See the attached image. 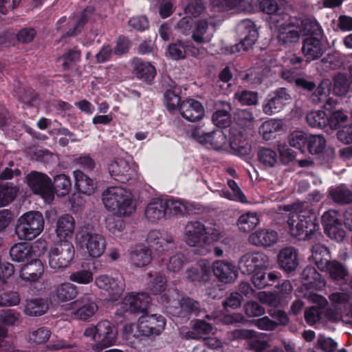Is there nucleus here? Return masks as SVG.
Here are the masks:
<instances>
[{
	"instance_id": "obj_39",
	"label": "nucleus",
	"mask_w": 352,
	"mask_h": 352,
	"mask_svg": "<svg viewBox=\"0 0 352 352\" xmlns=\"http://www.w3.org/2000/svg\"><path fill=\"white\" fill-rule=\"evenodd\" d=\"M48 307V303L45 299L33 298L26 301L24 311L25 314L30 316H39L44 314Z\"/></svg>"
},
{
	"instance_id": "obj_37",
	"label": "nucleus",
	"mask_w": 352,
	"mask_h": 352,
	"mask_svg": "<svg viewBox=\"0 0 352 352\" xmlns=\"http://www.w3.org/2000/svg\"><path fill=\"white\" fill-rule=\"evenodd\" d=\"M280 274L276 272H258L252 276V283L258 289L273 285L278 282Z\"/></svg>"
},
{
	"instance_id": "obj_4",
	"label": "nucleus",
	"mask_w": 352,
	"mask_h": 352,
	"mask_svg": "<svg viewBox=\"0 0 352 352\" xmlns=\"http://www.w3.org/2000/svg\"><path fill=\"white\" fill-rule=\"evenodd\" d=\"M44 223V218L41 212L30 211L17 220L15 233L20 240L30 241L41 233Z\"/></svg>"
},
{
	"instance_id": "obj_21",
	"label": "nucleus",
	"mask_w": 352,
	"mask_h": 352,
	"mask_svg": "<svg viewBox=\"0 0 352 352\" xmlns=\"http://www.w3.org/2000/svg\"><path fill=\"white\" fill-rule=\"evenodd\" d=\"M278 240V233L273 230L259 229L252 232L248 238L249 242L255 246L269 248Z\"/></svg>"
},
{
	"instance_id": "obj_36",
	"label": "nucleus",
	"mask_w": 352,
	"mask_h": 352,
	"mask_svg": "<svg viewBox=\"0 0 352 352\" xmlns=\"http://www.w3.org/2000/svg\"><path fill=\"white\" fill-rule=\"evenodd\" d=\"M212 34L208 33V22L206 19L198 20L192 31V38L197 44L209 43Z\"/></svg>"
},
{
	"instance_id": "obj_46",
	"label": "nucleus",
	"mask_w": 352,
	"mask_h": 352,
	"mask_svg": "<svg viewBox=\"0 0 352 352\" xmlns=\"http://www.w3.org/2000/svg\"><path fill=\"white\" fill-rule=\"evenodd\" d=\"M259 220L255 213L248 212L240 216L237 225L240 230L248 232L258 224Z\"/></svg>"
},
{
	"instance_id": "obj_59",
	"label": "nucleus",
	"mask_w": 352,
	"mask_h": 352,
	"mask_svg": "<svg viewBox=\"0 0 352 352\" xmlns=\"http://www.w3.org/2000/svg\"><path fill=\"white\" fill-rule=\"evenodd\" d=\"M166 204V214L177 216L182 215L186 211V206L179 200L167 199L164 200Z\"/></svg>"
},
{
	"instance_id": "obj_55",
	"label": "nucleus",
	"mask_w": 352,
	"mask_h": 352,
	"mask_svg": "<svg viewBox=\"0 0 352 352\" xmlns=\"http://www.w3.org/2000/svg\"><path fill=\"white\" fill-rule=\"evenodd\" d=\"M81 56L80 51L76 48L68 50L58 60H62V67L64 70H68L74 64L80 60Z\"/></svg>"
},
{
	"instance_id": "obj_49",
	"label": "nucleus",
	"mask_w": 352,
	"mask_h": 352,
	"mask_svg": "<svg viewBox=\"0 0 352 352\" xmlns=\"http://www.w3.org/2000/svg\"><path fill=\"white\" fill-rule=\"evenodd\" d=\"M226 142L227 138L223 131L221 130H214L207 134L204 144H210L214 149L219 150L223 148Z\"/></svg>"
},
{
	"instance_id": "obj_53",
	"label": "nucleus",
	"mask_w": 352,
	"mask_h": 352,
	"mask_svg": "<svg viewBox=\"0 0 352 352\" xmlns=\"http://www.w3.org/2000/svg\"><path fill=\"white\" fill-rule=\"evenodd\" d=\"M168 53L173 60L184 59L187 54V45L181 41L170 43L168 47Z\"/></svg>"
},
{
	"instance_id": "obj_64",
	"label": "nucleus",
	"mask_w": 352,
	"mask_h": 352,
	"mask_svg": "<svg viewBox=\"0 0 352 352\" xmlns=\"http://www.w3.org/2000/svg\"><path fill=\"white\" fill-rule=\"evenodd\" d=\"M186 261L184 254L182 252H177L169 258L167 263V269L173 272H179Z\"/></svg>"
},
{
	"instance_id": "obj_16",
	"label": "nucleus",
	"mask_w": 352,
	"mask_h": 352,
	"mask_svg": "<svg viewBox=\"0 0 352 352\" xmlns=\"http://www.w3.org/2000/svg\"><path fill=\"white\" fill-rule=\"evenodd\" d=\"M214 275L221 283L229 284L234 283L238 276L236 266L225 260H217L212 263Z\"/></svg>"
},
{
	"instance_id": "obj_26",
	"label": "nucleus",
	"mask_w": 352,
	"mask_h": 352,
	"mask_svg": "<svg viewBox=\"0 0 352 352\" xmlns=\"http://www.w3.org/2000/svg\"><path fill=\"white\" fill-rule=\"evenodd\" d=\"M135 75L146 82H151L155 74V68L148 62H144L139 58H135L133 61Z\"/></svg>"
},
{
	"instance_id": "obj_25",
	"label": "nucleus",
	"mask_w": 352,
	"mask_h": 352,
	"mask_svg": "<svg viewBox=\"0 0 352 352\" xmlns=\"http://www.w3.org/2000/svg\"><path fill=\"white\" fill-rule=\"evenodd\" d=\"M75 228V220L70 214L60 216L56 221V233L61 240H68L74 232Z\"/></svg>"
},
{
	"instance_id": "obj_12",
	"label": "nucleus",
	"mask_w": 352,
	"mask_h": 352,
	"mask_svg": "<svg viewBox=\"0 0 352 352\" xmlns=\"http://www.w3.org/2000/svg\"><path fill=\"white\" fill-rule=\"evenodd\" d=\"M237 30L241 36V41L234 47L238 52L241 50L247 51L258 38V34L255 25L249 19L243 20L239 24Z\"/></svg>"
},
{
	"instance_id": "obj_19",
	"label": "nucleus",
	"mask_w": 352,
	"mask_h": 352,
	"mask_svg": "<svg viewBox=\"0 0 352 352\" xmlns=\"http://www.w3.org/2000/svg\"><path fill=\"white\" fill-rule=\"evenodd\" d=\"M236 338L246 340L247 349L254 352H266L270 347L267 341L258 338L257 332L250 329H236L233 331Z\"/></svg>"
},
{
	"instance_id": "obj_61",
	"label": "nucleus",
	"mask_w": 352,
	"mask_h": 352,
	"mask_svg": "<svg viewBox=\"0 0 352 352\" xmlns=\"http://www.w3.org/2000/svg\"><path fill=\"white\" fill-rule=\"evenodd\" d=\"M238 265L239 269L244 274H250L256 270L250 252L243 254L240 258Z\"/></svg>"
},
{
	"instance_id": "obj_7",
	"label": "nucleus",
	"mask_w": 352,
	"mask_h": 352,
	"mask_svg": "<svg viewBox=\"0 0 352 352\" xmlns=\"http://www.w3.org/2000/svg\"><path fill=\"white\" fill-rule=\"evenodd\" d=\"M70 305L72 308L76 309L72 316L76 319L84 321L94 316L98 309L96 298L92 294H85Z\"/></svg>"
},
{
	"instance_id": "obj_17",
	"label": "nucleus",
	"mask_w": 352,
	"mask_h": 352,
	"mask_svg": "<svg viewBox=\"0 0 352 352\" xmlns=\"http://www.w3.org/2000/svg\"><path fill=\"white\" fill-rule=\"evenodd\" d=\"M95 283L100 289L107 291L109 295L116 300L124 289V283L122 277H111L101 275L95 280Z\"/></svg>"
},
{
	"instance_id": "obj_15",
	"label": "nucleus",
	"mask_w": 352,
	"mask_h": 352,
	"mask_svg": "<svg viewBox=\"0 0 352 352\" xmlns=\"http://www.w3.org/2000/svg\"><path fill=\"white\" fill-rule=\"evenodd\" d=\"M301 51L306 61L309 63L319 59L326 51V47L321 38L307 36L302 41Z\"/></svg>"
},
{
	"instance_id": "obj_31",
	"label": "nucleus",
	"mask_w": 352,
	"mask_h": 352,
	"mask_svg": "<svg viewBox=\"0 0 352 352\" xmlns=\"http://www.w3.org/2000/svg\"><path fill=\"white\" fill-rule=\"evenodd\" d=\"M130 259L136 267H144L151 261V251L144 245H137L130 252Z\"/></svg>"
},
{
	"instance_id": "obj_38",
	"label": "nucleus",
	"mask_w": 352,
	"mask_h": 352,
	"mask_svg": "<svg viewBox=\"0 0 352 352\" xmlns=\"http://www.w3.org/2000/svg\"><path fill=\"white\" fill-rule=\"evenodd\" d=\"M52 196L54 192L58 196L64 197L69 194L72 189V182L68 176L65 174L57 175L51 181Z\"/></svg>"
},
{
	"instance_id": "obj_13",
	"label": "nucleus",
	"mask_w": 352,
	"mask_h": 352,
	"mask_svg": "<svg viewBox=\"0 0 352 352\" xmlns=\"http://www.w3.org/2000/svg\"><path fill=\"white\" fill-rule=\"evenodd\" d=\"M209 232L199 221L189 222L185 228L186 241L190 246H203L209 243Z\"/></svg>"
},
{
	"instance_id": "obj_23",
	"label": "nucleus",
	"mask_w": 352,
	"mask_h": 352,
	"mask_svg": "<svg viewBox=\"0 0 352 352\" xmlns=\"http://www.w3.org/2000/svg\"><path fill=\"white\" fill-rule=\"evenodd\" d=\"M146 241L151 248L159 252L169 251L175 248L171 236H167L166 238H164L161 236L160 232L157 230L149 232L147 235Z\"/></svg>"
},
{
	"instance_id": "obj_62",
	"label": "nucleus",
	"mask_w": 352,
	"mask_h": 352,
	"mask_svg": "<svg viewBox=\"0 0 352 352\" xmlns=\"http://www.w3.org/2000/svg\"><path fill=\"white\" fill-rule=\"evenodd\" d=\"M21 315L13 309H3L0 311V321L8 326L16 324L20 319Z\"/></svg>"
},
{
	"instance_id": "obj_43",
	"label": "nucleus",
	"mask_w": 352,
	"mask_h": 352,
	"mask_svg": "<svg viewBox=\"0 0 352 352\" xmlns=\"http://www.w3.org/2000/svg\"><path fill=\"white\" fill-rule=\"evenodd\" d=\"M186 277L192 282L206 283L210 279V270L206 266L192 267L186 271Z\"/></svg>"
},
{
	"instance_id": "obj_29",
	"label": "nucleus",
	"mask_w": 352,
	"mask_h": 352,
	"mask_svg": "<svg viewBox=\"0 0 352 352\" xmlns=\"http://www.w3.org/2000/svg\"><path fill=\"white\" fill-rule=\"evenodd\" d=\"M10 256L16 262H26L33 258V250L28 243L14 244L10 250Z\"/></svg>"
},
{
	"instance_id": "obj_8",
	"label": "nucleus",
	"mask_w": 352,
	"mask_h": 352,
	"mask_svg": "<svg viewBox=\"0 0 352 352\" xmlns=\"http://www.w3.org/2000/svg\"><path fill=\"white\" fill-rule=\"evenodd\" d=\"M25 182L34 194L43 197H52L51 179L46 174L31 171L26 175Z\"/></svg>"
},
{
	"instance_id": "obj_35",
	"label": "nucleus",
	"mask_w": 352,
	"mask_h": 352,
	"mask_svg": "<svg viewBox=\"0 0 352 352\" xmlns=\"http://www.w3.org/2000/svg\"><path fill=\"white\" fill-rule=\"evenodd\" d=\"M333 93L336 96H346L351 91V81L346 74L338 73L333 77Z\"/></svg>"
},
{
	"instance_id": "obj_50",
	"label": "nucleus",
	"mask_w": 352,
	"mask_h": 352,
	"mask_svg": "<svg viewBox=\"0 0 352 352\" xmlns=\"http://www.w3.org/2000/svg\"><path fill=\"white\" fill-rule=\"evenodd\" d=\"M300 32L309 36L321 37L322 30L316 21L305 19L301 22Z\"/></svg>"
},
{
	"instance_id": "obj_56",
	"label": "nucleus",
	"mask_w": 352,
	"mask_h": 352,
	"mask_svg": "<svg viewBox=\"0 0 352 352\" xmlns=\"http://www.w3.org/2000/svg\"><path fill=\"white\" fill-rule=\"evenodd\" d=\"M51 336V331L46 327H39L32 331L29 334V342L36 344H41L47 342Z\"/></svg>"
},
{
	"instance_id": "obj_44",
	"label": "nucleus",
	"mask_w": 352,
	"mask_h": 352,
	"mask_svg": "<svg viewBox=\"0 0 352 352\" xmlns=\"http://www.w3.org/2000/svg\"><path fill=\"white\" fill-rule=\"evenodd\" d=\"M309 136L301 131H294L287 138V142L290 146L305 152V147L307 144Z\"/></svg>"
},
{
	"instance_id": "obj_58",
	"label": "nucleus",
	"mask_w": 352,
	"mask_h": 352,
	"mask_svg": "<svg viewBox=\"0 0 352 352\" xmlns=\"http://www.w3.org/2000/svg\"><path fill=\"white\" fill-rule=\"evenodd\" d=\"M164 100L168 111L178 110L179 111L180 104L182 101H181L180 96L175 91L168 89L164 94Z\"/></svg>"
},
{
	"instance_id": "obj_45",
	"label": "nucleus",
	"mask_w": 352,
	"mask_h": 352,
	"mask_svg": "<svg viewBox=\"0 0 352 352\" xmlns=\"http://www.w3.org/2000/svg\"><path fill=\"white\" fill-rule=\"evenodd\" d=\"M258 161L265 166L272 168L278 163V155L276 151L269 148H261L257 154Z\"/></svg>"
},
{
	"instance_id": "obj_41",
	"label": "nucleus",
	"mask_w": 352,
	"mask_h": 352,
	"mask_svg": "<svg viewBox=\"0 0 352 352\" xmlns=\"http://www.w3.org/2000/svg\"><path fill=\"white\" fill-rule=\"evenodd\" d=\"M329 195L333 201L338 204L344 205L352 203V192L344 185L331 189Z\"/></svg>"
},
{
	"instance_id": "obj_18",
	"label": "nucleus",
	"mask_w": 352,
	"mask_h": 352,
	"mask_svg": "<svg viewBox=\"0 0 352 352\" xmlns=\"http://www.w3.org/2000/svg\"><path fill=\"white\" fill-rule=\"evenodd\" d=\"M179 113L188 121L194 122L204 118L205 109L199 101L188 98L183 100L180 104Z\"/></svg>"
},
{
	"instance_id": "obj_51",
	"label": "nucleus",
	"mask_w": 352,
	"mask_h": 352,
	"mask_svg": "<svg viewBox=\"0 0 352 352\" xmlns=\"http://www.w3.org/2000/svg\"><path fill=\"white\" fill-rule=\"evenodd\" d=\"M306 120L312 127L322 129L328 125V116L323 111H311L307 113Z\"/></svg>"
},
{
	"instance_id": "obj_10",
	"label": "nucleus",
	"mask_w": 352,
	"mask_h": 352,
	"mask_svg": "<svg viewBox=\"0 0 352 352\" xmlns=\"http://www.w3.org/2000/svg\"><path fill=\"white\" fill-rule=\"evenodd\" d=\"M151 301V297L146 292L129 293L124 298L122 308L131 314L144 313Z\"/></svg>"
},
{
	"instance_id": "obj_57",
	"label": "nucleus",
	"mask_w": 352,
	"mask_h": 352,
	"mask_svg": "<svg viewBox=\"0 0 352 352\" xmlns=\"http://www.w3.org/2000/svg\"><path fill=\"white\" fill-rule=\"evenodd\" d=\"M244 0H212L211 5L219 11L241 9Z\"/></svg>"
},
{
	"instance_id": "obj_14",
	"label": "nucleus",
	"mask_w": 352,
	"mask_h": 352,
	"mask_svg": "<svg viewBox=\"0 0 352 352\" xmlns=\"http://www.w3.org/2000/svg\"><path fill=\"white\" fill-rule=\"evenodd\" d=\"M270 96L271 98L263 105V113L269 116L279 112L286 102L292 99L289 90L285 87L276 89Z\"/></svg>"
},
{
	"instance_id": "obj_24",
	"label": "nucleus",
	"mask_w": 352,
	"mask_h": 352,
	"mask_svg": "<svg viewBox=\"0 0 352 352\" xmlns=\"http://www.w3.org/2000/svg\"><path fill=\"white\" fill-rule=\"evenodd\" d=\"M78 293L77 287L69 282L58 284L52 292L54 300L64 302L74 300Z\"/></svg>"
},
{
	"instance_id": "obj_22",
	"label": "nucleus",
	"mask_w": 352,
	"mask_h": 352,
	"mask_svg": "<svg viewBox=\"0 0 352 352\" xmlns=\"http://www.w3.org/2000/svg\"><path fill=\"white\" fill-rule=\"evenodd\" d=\"M108 170L112 178L121 183L128 182L133 172L129 162L124 159L112 161L108 165Z\"/></svg>"
},
{
	"instance_id": "obj_33",
	"label": "nucleus",
	"mask_w": 352,
	"mask_h": 352,
	"mask_svg": "<svg viewBox=\"0 0 352 352\" xmlns=\"http://www.w3.org/2000/svg\"><path fill=\"white\" fill-rule=\"evenodd\" d=\"M142 333L139 329V324H126L122 328V339L125 344L133 348L136 349L141 340Z\"/></svg>"
},
{
	"instance_id": "obj_28",
	"label": "nucleus",
	"mask_w": 352,
	"mask_h": 352,
	"mask_svg": "<svg viewBox=\"0 0 352 352\" xmlns=\"http://www.w3.org/2000/svg\"><path fill=\"white\" fill-rule=\"evenodd\" d=\"M166 212L164 200L156 199L148 204L145 210V217L148 221L156 222L164 218Z\"/></svg>"
},
{
	"instance_id": "obj_52",
	"label": "nucleus",
	"mask_w": 352,
	"mask_h": 352,
	"mask_svg": "<svg viewBox=\"0 0 352 352\" xmlns=\"http://www.w3.org/2000/svg\"><path fill=\"white\" fill-rule=\"evenodd\" d=\"M283 128V122L280 120L271 119L265 121L259 128V133L265 139H270L272 133L279 131Z\"/></svg>"
},
{
	"instance_id": "obj_54",
	"label": "nucleus",
	"mask_w": 352,
	"mask_h": 352,
	"mask_svg": "<svg viewBox=\"0 0 352 352\" xmlns=\"http://www.w3.org/2000/svg\"><path fill=\"white\" fill-rule=\"evenodd\" d=\"M236 123L245 128H252L254 126L255 119L252 111L248 109H239L234 115Z\"/></svg>"
},
{
	"instance_id": "obj_27",
	"label": "nucleus",
	"mask_w": 352,
	"mask_h": 352,
	"mask_svg": "<svg viewBox=\"0 0 352 352\" xmlns=\"http://www.w3.org/2000/svg\"><path fill=\"white\" fill-rule=\"evenodd\" d=\"M44 272L43 263L40 260L32 259V261L23 266L20 276L23 280H37Z\"/></svg>"
},
{
	"instance_id": "obj_60",
	"label": "nucleus",
	"mask_w": 352,
	"mask_h": 352,
	"mask_svg": "<svg viewBox=\"0 0 352 352\" xmlns=\"http://www.w3.org/2000/svg\"><path fill=\"white\" fill-rule=\"evenodd\" d=\"M121 217L117 214L110 215L106 218V228L109 232L116 234L124 229L125 223Z\"/></svg>"
},
{
	"instance_id": "obj_20",
	"label": "nucleus",
	"mask_w": 352,
	"mask_h": 352,
	"mask_svg": "<svg viewBox=\"0 0 352 352\" xmlns=\"http://www.w3.org/2000/svg\"><path fill=\"white\" fill-rule=\"evenodd\" d=\"M277 263L280 269L287 273L296 270L298 265V251L292 246L281 249L277 256Z\"/></svg>"
},
{
	"instance_id": "obj_63",
	"label": "nucleus",
	"mask_w": 352,
	"mask_h": 352,
	"mask_svg": "<svg viewBox=\"0 0 352 352\" xmlns=\"http://www.w3.org/2000/svg\"><path fill=\"white\" fill-rule=\"evenodd\" d=\"M69 279L79 284H88L93 280V273L90 270H80L72 273Z\"/></svg>"
},
{
	"instance_id": "obj_2",
	"label": "nucleus",
	"mask_w": 352,
	"mask_h": 352,
	"mask_svg": "<svg viewBox=\"0 0 352 352\" xmlns=\"http://www.w3.org/2000/svg\"><path fill=\"white\" fill-rule=\"evenodd\" d=\"M104 207L120 216H129L135 211L131 192L120 186L107 188L102 195Z\"/></svg>"
},
{
	"instance_id": "obj_3",
	"label": "nucleus",
	"mask_w": 352,
	"mask_h": 352,
	"mask_svg": "<svg viewBox=\"0 0 352 352\" xmlns=\"http://www.w3.org/2000/svg\"><path fill=\"white\" fill-rule=\"evenodd\" d=\"M75 239L76 243L81 248H85L88 256L91 258H100L105 252V237L98 233L94 227L89 223L78 228Z\"/></svg>"
},
{
	"instance_id": "obj_42",
	"label": "nucleus",
	"mask_w": 352,
	"mask_h": 352,
	"mask_svg": "<svg viewBox=\"0 0 352 352\" xmlns=\"http://www.w3.org/2000/svg\"><path fill=\"white\" fill-rule=\"evenodd\" d=\"M301 278L304 285L309 288H316L323 284L320 274L312 266H307L303 270Z\"/></svg>"
},
{
	"instance_id": "obj_11",
	"label": "nucleus",
	"mask_w": 352,
	"mask_h": 352,
	"mask_svg": "<svg viewBox=\"0 0 352 352\" xmlns=\"http://www.w3.org/2000/svg\"><path fill=\"white\" fill-rule=\"evenodd\" d=\"M139 329L145 337L157 336L162 333L166 325L165 318L157 314L142 316L139 320Z\"/></svg>"
},
{
	"instance_id": "obj_40",
	"label": "nucleus",
	"mask_w": 352,
	"mask_h": 352,
	"mask_svg": "<svg viewBox=\"0 0 352 352\" xmlns=\"http://www.w3.org/2000/svg\"><path fill=\"white\" fill-rule=\"evenodd\" d=\"M300 31L292 26H281L277 36L280 45H288L298 41Z\"/></svg>"
},
{
	"instance_id": "obj_34",
	"label": "nucleus",
	"mask_w": 352,
	"mask_h": 352,
	"mask_svg": "<svg viewBox=\"0 0 352 352\" xmlns=\"http://www.w3.org/2000/svg\"><path fill=\"white\" fill-rule=\"evenodd\" d=\"M75 186L81 192L90 195L96 188V182L80 170L74 171Z\"/></svg>"
},
{
	"instance_id": "obj_30",
	"label": "nucleus",
	"mask_w": 352,
	"mask_h": 352,
	"mask_svg": "<svg viewBox=\"0 0 352 352\" xmlns=\"http://www.w3.org/2000/svg\"><path fill=\"white\" fill-rule=\"evenodd\" d=\"M322 270L328 274L331 280L336 282L346 280L349 276L347 267L336 260H331Z\"/></svg>"
},
{
	"instance_id": "obj_48",
	"label": "nucleus",
	"mask_w": 352,
	"mask_h": 352,
	"mask_svg": "<svg viewBox=\"0 0 352 352\" xmlns=\"http://www.w3.org/2000/svg\"><path fill=\"white\" fill-rule=\"evenodd\" d=\"M258 93L248 90H238L234 94V100L241 105H256L258 103Z\"/></svg>"
},
{
	"instance_id": "obj_1",
	"label": "nucleus",
	"mask_w": 352,
	"mask_h": 352,
	"mask_svg": "<svg viewBox=\"0 0 352 352\" xmlns=\"http://www.w3.org/2000/svg\"><path fill=\"white\" fill-rule=\"evenodd\" d=\"M287 223L291 235L300 240L316 242L322 237L316 214L311 208L290 214Z\"/></svg>"
},
{
	"instance_id": "obj_32",
	"label": "nucleus",
	"mask_w": 352,
	"mask_h": 352,
	"mask_svg": "<svg viewBox=\"0 0 352 352\" xmlns=\"http://www.w3.org/2000/svg\"><path fill=\"white\" fill-rule=\"evenodd\" d=\"M314 242L315 244L311 247V256L317 267L322 270L331 261L329 250L320 243Z\"/></svg>"
},
{
	"instance_id": "obj_47",
	"label": "nucleus",
	"mask_w": 352,
	"mask_h": 352,
	"mask_svg": "<svg viewBox=\"0 0 352 352\" xmlns=\"http://www.w3.org/2000/svg\"><path fill=\"white\" fill-rule=\"evenodd\" d=\"M326 146V140L322 135H310L307 144L309 153L311 155H321Z\"/></svg>"
},
{
	"instance_id": "obj_5",
	"label": "nucleus",
	"mask_w": 352,
	"mask_h": 352,
	"mask_svg": "<svg viewBox=\"0 0 352 352\" xmlns=\"http://www.w3.org/2000/svg\"><path fill=\"white\" fill-rule=\"evenodd\" d=\"M74 253V247L70 241H59L48 252L50 267L56 270L67 267L73 260Z\"/></svg>"
},
{
	"instance_id": "obj_6",
	"label": "nucleus",
	"mask_w": 352,
	"mask_h": 352,
	"mask_svg": "<svg viewBox=\"0 0 352 352\" xmlns=\"http://www.w3.org/2000/svg\"><path fill=\"white\" fill-rule=\"evenodd\" d=\"M96 343L93 349L97 351L102 350L115 344L118 331L116 326L110 321L104 320L97 323Z\"/></svg>"
},
{
	"instance_id": "obj_9",
	"label": "nucleus",
	"mask_w": 352,
	"mask_h": 352,
	"mask_svg": "<svg viewBox=\"0 0 352 352\" xmlns=\"http://www.w3.org/2000/svg\"><path fill=\"white\" fill-rule=\"evenodd\" d=\"M202 311L199 302L188 296L182 298L178 306L171 307L169 309V312L173 316L179 318L184 321L188 320L192 314L197 316Z\"/></svg>"
}]
</instances>
